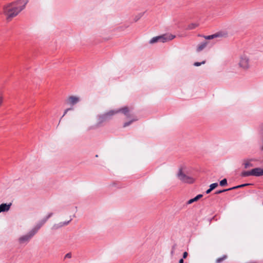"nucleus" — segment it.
Listing matches in <instances>:
<instances>
[{
	"label": "nucleus",
	"mask_w": 263,
	"mask_h": 263,
	"mask_svg": "<svg viewBox=\"0 0 263 263\" xmlns=\"http://www.w3.org/2000/svg\"><path fill=\"white\" fill-rule=\"evenodd\" d=\"M198 26V24L196 23H192L189 24L186 27L187 30H192L196 28Z\"/></svg>",
	"instance_id": "obj_20"
},
{
	"label": "nucleus",
	"mask_w": 263,
	"mask_h": 263,
	"mask_svg": "<svg viewBox=\"0 0 263 263\" xmlns=\"http://www.w3.org/2000/svg\"><path fill=\"white\" fill-rule=\"evenodd\" d=\"M116 114L119 112H122L126 118H132L133 117V115L130 114V110L128 107H124L117 110H115Z\"/></svg>",
	"instance_id": "obj_8"
},
{
	"label": "nucleus",
	"mask_w": 263,
	"mask_h": 263,
	"mask_svg": "<svg viewBox=\"0 0 263 263\" xmlns=\"http://www.w3.org/2000/svg\"><path fill=\"white\" fill-rule=\"evenodd\" d=\"M177 176L178 178L183 183H192L194 181V179L192 177L183 173L181 168L179 170Z\"/></svg>",
	"instance_id": "obj_5"
},
{
	"label": "nucleus",
	"mask_w": 263,
	"mask_h": 263,
	"mask_svg": "<svg viewBox=\"0 0 263 263\" xmlns=\"http://www.w3.org/2000/svg\"><path fill=\"white\" fill-rule=\"evenodd\" d=\"M28 3L27 0H17L4 7V12L7 20L16 16L23 10Z\"/></svg>",
	"instance_id": "obj_1"
},
{
	"label": "nucleus",
	"mask_w": 263,
	"mask_h": 263,
	"mask_svg": "<svg viewBox=\"0 0 263 263\" xmlns=\"http://www.w3.org/2000/svg\"><path fill=\"white\" fill-rule=\"evenodd\" d=\"M115 114V110H111L104 114L99 115L98 116V124H101L105 121L110 120Z\"/></svg>",
	"instance_id": "obj_3"
},
{
	"label": "nucleus",
	"mask_w": 263,
	"mask_h": 263,
	"mask_svg": "<svg viewBox=\"0 0 263 263\" xmlns=\"http://www.w3.org/2000/svg\"><path fill=\"white\" fill-rule=\"evenodd\" d=\"M137 120H138V119L136 117H134L130 121L125 122L123 124V127H126L130 125L134 121H136Z\"/></svg>",
	"instance_id": "obj_18"
},
{
	"label": "nucleus",
	"mask_w": 263,
	"mask_h": 263,
	"mask_svg": "<svg viewBox=\"0 0 263 263\" xmlns=\"http://www.w3.org/2000/svg\"><path fill=\"white\" fill-rule=\"evenodd\" d=\"M143 15L142 13H140L138 15H136L134 18L135 22L138 21Z\"/></svg>",
	"instance_id": "obj_25"
},
{
	"label": "nucleus",
	"mask_w": 263,
	"mask_h": 263,
	"mask_svg": "<svg viewBox=\"0 0 263 263\" xmlns=\"http://www.w3.org/2000/svg\"><path fill=\"white\" fill-rule=\"evenodd\" d=\"M72 220V219H70L69 220L64 222H61L59 223L54 224L51 228L52 230H57L65 226L68 225L70 222Z\"/></svg>",
	"instance_id": "obj_9"
},
{
	"label": "nucleus",
	"mask_w": 263,
	"mask_h": 263,
	"mask_svg": "<svg viewBox=\"0 0 263 263\" xmlns=\"http://www.w3.org/2000/svg\"><path fill=\"white\" fill-rule=\"evenodd\" d=\"M175 249V245H174V246H173L172 247V250H174Z\"/></svg>",
	"instance_id": "obj_33"
},
{
	"label": "nucleus",
	"mask_w": 263,
	"mask_h": 263,
	"mask_svg": "<svg viewBox=\"0 0 263 263\" xmlns=\"http://www.w3.org/2000/svg\"><path fill=\"white\" fill-rule=\"evenodd\" d=\"M250 176H253L252 169L250 171L242 172L241 173V176L242 177H246Z\"/></svg>",
	"instance_id": "obj_17"
},
{
	"label": "nucleus",
	"mask_w": 263,
	"mask_h": 263,
	"mask_svg": "<svg viewBox=\"0 0 263 263\" xmlns=\"http://www.w3.org/2000/svg\"><path fill=\"white\" fill-rule=\"evenodd\" d=\"M175 37V35L171 34H164L160 36L153 37L149 42V44H154L157 42L165 43L171 41Z\"/></svg>",
	"instance_id": "obj_2"
},
{
	"label": "nucleus",
	"mask_w": 263,
	"mask_h": 263,
	"mask_svg": "<svg viewBox=\"0 0 263 263\" xmlns=\"http://www.w3.org/2000/svg\"><path fill=\"white\" fill-rule=\"evenodd\" d=\"M219 184L220 186H223L227 184V180L224 178L220 181Z\"/></svg>",
	"instance_id": "obj_21"
},
{
	"label": "nucleus",
	"mask_w": 263,
	"mask_h": 263,
	"mask_svg": "<svg viewBox=\"0 0 263 263\" xmlns=\"http://www.w3.org/2000/svg\"><path fill=\"white\" fill-rule=\"evenodd\" d=\"M252 159H245L243 160V165L244 166V168L247 169L253 166V164L251 163V161H252Z\"/></svg>",
	"instance_id": "obj_13"
},
{
	"label": "nucleus",
	"mask_w": 263,
	"mask_h": 263,
	"mask_svg": "<svg viewBox=\"0 0 263 263\" xmlns=\"http://www.w3.org/2000/svg\"><path fill=\"white\" fill-rule=\"evenodd\" d=\"M239 66L243 69H247L250 67L249 58L246 55L243 54L240 57Z\"/></svg>",
	"instance_id": "obj_7"
},
{
	"label": "nucleus",
	"mask_w": 263,
	"mask_h": 263,
	"mask_svg": "<svg viewBox=\"0 0 263 263\" xmlns=\"http://www.w3.org/2000/svg\"><path fill=\"white\" fill-rule=\"evenodd\" d=\"M69 103L71 105H73L79 101V98L75 96H70L69 98Z\"/></svg>",
	"instance_id": "obj_15"
},
{
	"label": "nucleus",
	"mask_w": 263,
	"mask_h": 263,
	"mask_svg": "<svg viewBox=\"0 0 263 263\" xmlns=\"http://www.w3.org/2000/svg\"><path fill=\"white\" fill-rule=\"evenodd\" d=\"M179 263H184V260L183 258H181L179 260Z\"/></svg>",
	"instance_id": "obj_32"
},
{
	"label": "nucleus",
	"mask_w": 263,
	"mask_h": 263,
	"mask_svg": "<svg viewBox=\"0 0 263 263\" xmlns=\"http://www.w3.org/2000/svg\"><path fill=\"white\" fill-rule=\"evenodd\" d=\"M218 184L217 183H212L211 184H210V188L212 190H213L214 189H215L216 187H217L218 186Z\"/></svg>",
	"instance_id": "obj_24"
},
{
	"label": "nucleus",
	"mask_w": 263,
	"mask_h": 263,
	"mask_svg": "<svg viewBox=\"0 0 263 263\" xmlns=\"http://www.w3.org/2000/svg\"><path fill=\"white\" fill-rule=\"evenodd\" d=\"M222 36V33L218 32V33H215L214 34H212V35L204 36V37L206 40H212V39H213L214 38H216V37H217Z\"/></svg>",
	"instance_id": "obj_14"
},
{
	"label": "nucleus",
	"mask_w": 263,
	"mask_h": 263,
	"mask_svg": "<svg viewBox=\"0 0 263 263\" xmlns=\"http://www.w3.org/2000/svg\"><path fill=\"white\" fill-rule=\"evenodd\" d=\"M68 109H70V110H73V108L71 107V108H69Z\"/></svg>",
	"instance_id": "obj_35"
},
{
	"label": "nucleus",
	"mask_w": 263,
	"mask_h": 263,
	"mask_svg": "<svg viewBox=\"0 0 263 263\" xmlns=\"http://www.w3.org/2000/svg\"><path fill=\"white\" fill-rule=\"evenodd\" d=\"M212 191V190L210 188H209V189H208V190L206 191L205 193H206V194H208L210 193L211 192V191Z\"/></svg>",
	"instance_id": "obj_31"
},
{
	"label": "nucleus",
	"mask_w": 263,
	"mask_h": 263,
	"mask_svg": "<svg viewBox=\"0 0 263 263\" xmlns=\"http://www.w3.org/2000/svg\"><path fill=\"white\" fill-rule=\"evenodd\" d=\"M203 195L202 194H198L197 195L196 197H195L194 198H192V199H190L189 200H188L186 202V204H185V205H187L188 204H192V203L195 202V201H197V200H198L199 199H200L201 197H202Z\"/></svg>",
	"instance_id": "obj_12"
},
{
	"label": "nucleus",
	"mask_w": 263,
	"mask_h": 263,
	"mask_svg": "<svg viewBox=\"0 0 263 263\" xmlns=\"http://www.w3.org/2000/svg\"><path fill=\"white\" fill-rule=\"evenodd\" d=\"M3 102V96L0 94V107L2 106Z\"/></svg>",
	"instance_id": "obj_28"
},
{
	"label": "nucleus",
	"mask_w": 263,
	"mask_h": 263,
	"mask_svg": "<svg viewBox=\"0 0 263 263\" xmlns=\"http://www.w3.org/2000/svg\"><path fill=\"white\" fill-rule=\"evenodd\" d=\"M226 258H227V256L226 255H223V257L217 258L216 259V262L217 263H220L222 261H223Z\"/></svg>",
	"instance_id": "obj_22"
},
{
	"label": "nucleus",
	"mask_w": 263,
	"mask_h": 263,
	"mask_svg": "<svg viewBox=\"0 0 263 263\" xmlns=\"http://www.w3.org/2000/svg\"><path fill=\"white\" fill-rule=\"evenodd\" d=\"M35 234L30 230L27 234L21 236L18 239L20 244H27Z\"/></svg>",
	"instance_id": "obj_6"
},
{
	"label": "nucleus",
	"mask_w": 263,
	"mask_h": 263,
	"mask_svg": "<svg viewBox=\"0 0 263 263\" xmlns=\"http://www.w3.org/2000/svg\"><path fill=\"white\" fill-rule=\"evenodd\" d=\"M187 253L186 252H184L183 254V259L186 258L187 256Z\"/></svg>",
	"instance_id": "obj_29"
},
{
	"label": "nucleus",
	"mask_w": 263,
	"mask_h": 263,
	"mask_svg": "<svg viewBox=\"0 0 263 263\" xmlns=\"http://www.w3.org/2000/svg\"><path fill=\"white\" fill-rule=\"evenodd\" d=\"M250 184H250V183H245V184H240V185H237V186H233V187H231L230 189V190L231 191V190H235V189H236L241 188V187H243L244 186H248V185H250Z\"/></svg>",
	"instance_id": "obj_19"
},
{
	"label": "nucleus",
	"mask_w": 263,
	"mask_h": 263,
	"mask_svg": "<svg viewBox=\"0 0 263 263\" xmlns=\"http://www.w3.org/2000/svg\"><path fill=\"white\" fill-rule=\"evenodd\" d=\"M253 176L259 177L263 176V168L260 167H256L252 169Z\"/></svg>",
	"instance_id": "obj_10"
},
{
	"label": "nucleus",
	"mask_w": 263,
	"mask_h": 263,
	"mask_svg": "<svg viewBox=\"0 0 263 263\" xmlns=\"http://www.w3.org/2000/svg\"><path fill=\"white\" fill-rule=\"evenodd\" d=\"M11 205V203H2L0 205V213L2 212H7L9 211Z\"/></svg>",
	"instance_id": "obj_11"
},
{
	"label": "nucleus",
	"mask_w": 263,
	"mask_h": 263,
	"mask_svg": "<svg viewBox=\"0 0 263 263\" xmlns=\"http://www.w3.org/2000/svg\"><path fill=\"white\" fill-rule=\"evenodd\" d=\"M69 110H70V109H66L65 110L64 113L63 115L62 116V118H63V117H64V116L66 114H67V112Z\"/></svg>",
	"instance_id": "obj_30"
},
{
	"label": "nucleus",
	"mask_w": 263,
	"mask_h": 263,
	"mask_svg": "<svg viewBox=\"0 0 263 263\" xmlns=\"http://www.w3.org/2000/svg\"><path fill=\"white\" fill-rule=\"evenodd\" d=\"M208 44L207 42H204L201 43V44H199L197 47L196 51L197 52H200L202 51L203 49L205 48Z\"/></svg>",
	"instance_id": "obj_16"
},
{
	"label": "nucleus",
	"mask_w": 263,
	"mask_h": 263,
	"mask_svg": "<svg viewBox=\"0 0 263 263\" xmlns=\"http://www.w3.org/2000/svg\"><path fill=\"white\" fill-rule=\"evenodd\" d=\"M231 191L230 188L227 189H223V190H221L217 191L216 192H215V194H220V193H223V192H227V191Z\"/></svg>",
	"instance_id": "obj_23"
},
{
	"label": "nucleus",
	"mask_w": 263,
	"mask_h": 263,
	"mask_svg": "<svg viewBox=\"0 0 263 263\" xmlns=\"http://www.w3.org/2000/svg\"><path fill=\"white\" fill-rule=\"evenodd\" d=\"M205 63V61H203L201 62H195L194 63V65L195 66H199L201 65L202 64H204Z\"/></svg>",
	"instance_id": "obj_26"
},
{
	"label": "nucleus",
	"mask_w": 263,
	"mask_h": 263,
	"mask_svg": "<svg viewBox=\"0 0 263 263\" xmlns=\"http://www.w3.org/2000/svg\"><path fill=\"white\" fill-rule=\"evenodd\" d=\"M71 256H72V255H71V253H67L65 257H64V258L66 259V258H71Z\"/></svg>",
	"instance_id": "obj_27"
},
{
	"label": "nucleus",
	"mask_w": 263,
	"mask_h": 263,
	"mask_svg": "<svg viewBox=\"0 0 263 263\" xmlns=\"http://www.w3.org/2000/svg\"><path fill=\"white\" fill-rule=\"evenodd\" d=\"M174 250H172V251H171V254H172V255H173V254H174Z\"/></svg>",
	"instance_id": "obj_34"
},
{
	"label": "nucleus",
	"mask_w": 263,
	"mask_h": 263,
	"mask_svg": "<svg viewBox=\"0 0 263 263\" xmlns=\"http://www.w3.org/2000/svg\"><path fill=\"white\" fill-rule=\"evenodd\" d=\"M52 213H50L43 219L38 221V222L35 224V226L31 230V231H32V232L36 234L38 232L39 230L41 228V227L46 222L48 219L52 216Z\"/></svg>",
	"instance_id": "obj_4"
}]
</instances>
